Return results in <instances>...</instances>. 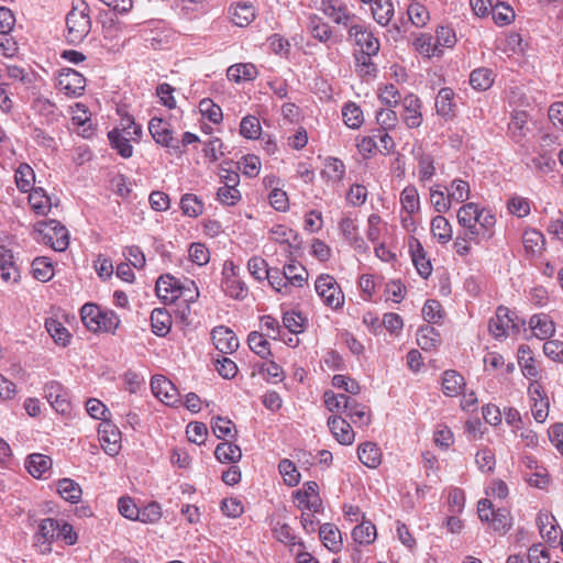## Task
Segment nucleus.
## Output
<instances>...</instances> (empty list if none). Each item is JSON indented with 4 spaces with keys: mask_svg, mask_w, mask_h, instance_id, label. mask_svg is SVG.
<instances>
[{
    "mask_svg": "<svg viewBox=\"0 0 563 563\" xmlns=\"http://www.w3.org/2000/svg\"><path fill=\"white\" fill-rule=\"evenodd\" d=\"M495 77L492 69L479 67L474 69L470 75V85L478 91H485L492 87Z\"/></svg>",
    "mask_w": 563,
    "mask_h": 563,
    "instance_id": "38",
    "label": "nucleus"
},
{
    "mask_svg": "<svg viewBox=\"0 0 563 563\" xmlns=\"http://www.w3.org/2000/svg\"><path fill=\"white\" fill-rule=\"evenodd\" d=\"M345 413L351 418L354 424L367 426L371 422L369 409L353 398L351 399Z\"/></svg>",
    "mask_w": 563,
    "mask_h": 563,
    "instance_id": "47",
    "label": "nucleus"
},
{
    "mask_svg": "<svg viewBox=\"0 0 563 563\" xmlns=\"http://www.w3.org/2000/svg\"><path fill=\"white\" fill-rule=\"evenodd\" d=\"M352 537L360 544H371L376 539V527L371 521H363L353 529Z\"/></svg>",
    "mask_w": 563,
    "mask_h": 563,
    "instance_id": "55",
    "label": "nucleus"
},
{
    "mask_svg": "<svg viewBox=\"0 0 563 563\" xmlns=\"http://www.w3.org/2000/svg\"><path fill=\"white\" fill-rule=\"evenodd\" d=\"M25 467L33 477L40 478L51 470L52 460L47 455L34 453L27 456Z\"/></svg>",
    "mask_w": 563,
    "mask_h": 563,
    "instance_id": "31",
    "label": "nucleus"
},
{
    "mask_svg": "<svg viewBox=\"0 0 563 563\" xmlns=\"http://www.w3.org/2000/svg\"><path fill=\"white\" fill-rule=\"evenodd\" d=\"M540 534L549 542L555 541L558 538L556 520L549 512H540L537 518Z\"/></svg>",
    "mask_w": 563,
    "mask_h": 563,
    "instance_id": "41",
    "label": "nucleus"
},
{
    "mask_svg": "<svg viewBox=\"0 0 563 563\" xmlns=\"http://www.w3.org/2000/svg\"><path fill=\"white\" fill-rule=\"evenodd\" d=\"M148 131L158 145L181 153L179 140L174 136L169 121L154 117L148 122Z\"/></svg>",
    "mask_w": 563,
    "mask_h": 563,
    "instance_id": "8",
    "label": "nucleus"
},
{
    "mask_svg": "<svg viewBox=\"0 0 563 563\" xmlns=\"http://www.w3.org/2000/svg\"><path fill=\"white\" fill-rule=\"evenodd\" d=\"M152 331L157 336H165L172 327V316L164 308H156L151 313Z\"/></svg>",
    "mask_w": 563,
    "mask_h": 563,
    "instance_id": "32",
    "label": "nucleus"
},
{
    "mask_svg": "<svg viewBox=\"0 0 563 563\" xmlns=\"http://www.w3.org/2000/svg\"><path fill=\"white\" fill-rule=\"evenodd\" d=\"M199 110L205 118L214 124L222 121L223 114L221 108L209 98H205L199 102Z\"/></svg>",
    "mask_w": 563,
    "mask_h": 563,
    "instance_id": "60",
    "label": "nucleus"
},
{
    "mask_svg": "<svg viewBox=\"0 0 563 563\" xmlns=\"http://www.w3.org/2000/svg\"><path fill=\"white\" fill-rule=\"evenodd\" d=\"M309 30L313 38L327 43L332 36V30L321 18L313 15L309 19Z\"/></svg>",
    "mask_w": 563,
    "mask_h": 563,
    "instance_id": "52",
    "label": "nucleus"
},
{
    "mask_svg": "<svg viewBox=\"0 0 563 563\" xmlns=\"http://www.w3.org/2000/svg\"><path fill=\"white\" fill-rule=\"evenodd\" d=\"M410 253L418 274L422 278H428L432 273V265L419 241L410 245Z\"/></svg>",
    "mask_w": 563,
    "mask_h": 563,
    "instance_id": "30",
    "label": "nucleus"
},
{
    "mask_svg": "<svg viewBox=\"0 0 563 563\" xmlns=\"http://www.w3.org/2000/svg\"><path fill=\"white\" fill-rule=\"evenodd\" d=\"M322 11L334 23L342 25L347 31L361 19L352 13L341 0H323Z\"/></svg>",
    "mask_w": 563,
    "mask_h": 563,
    "instance_id": "11",
    "label": "nucleus"
},
{
    "mask_svg": "<svg viewBox=\"0 0 563 563\" xmlns=\"http://www.w3.org/2000/svg\"><path fill=\"white\" fill-rule=\"evenodd\" d=\"M228 14L231 22L240 27H245L256 18V11L253 4L247 2H236L229 7Z\"/></svg>",
    "mask_w": 563,
    "mask_h": 563,
    "instance_id": "20",
    "label": "nucleus"
},
{
    "mask_svg": "<svg viewBox=\"0 0 563 563\" xmlns=\"http://www.w3.org/2000/svg\"><path fill=\"white\" fill-rule=\"evenodd\" d=\"M0 271L4 282H18L19 268L11 250L0 245Z\"/></svg>",
    "mask_w": 563,
    "mask_h": 563,
    "instance_id": "25",
    "label": "nucleus"
},
{
    "mask_svg": "<svg viewBox=\"0 0 563 563\" xmlns=\"http://www.w3.org/2000/svg\"><path fill=\"white\" fill-rule=\"evenodd\" d=\"M57 490L62 498L71 504L78 503L82 495L81 487L71 478L59 479Z\"/></svg>",
    "mask_w": 563,
    "mask_h": 563,
    "instance_id": "39",
    "label": "nucleus"
},
{
    "mask_svg": "<svg viewBox=\"0 0 563 563\" xmlns=\"http://www.w3.org/2000/svg\"><path fill=\"white\" fill-rule=\"evenodd\" d=\"M440 342V333L429 324L421 327L417 332V343L423 351L435 349Z\"/></svg>",
    "mask_w": 563,
    "mask_h": 563,
    "instance_id": "37",
    "label": "nucleus"
},
{
    "mask_svg": "<svg viewBox=\"0 0 563 563\" xmlns=\"http://www.w3.org/2000/svg\"><path fill=\"white\" fill-rule=\"evenodd\" d=\"M155 290L156 295L165 302H173L185 295V287L170 275L161 276L156 282Z\"/></svg>",
    "mask_w": 563,
    "mask_h": 563,
    "instance_id": "17",
    "label": "nucleus"
},
{
    "mask_svg": "<svg viewBox=\"0 0 563 563\" xmlns=\"http://www.w3.org/2000/svg\"><path fill=\"white\" fill-rule=\"evenodd\" d=\"M454 92L451 88H442L435 98V109L439 115L449 119L453 115Z\"/></svg>",
    "mask_w": 563,
    "mask_h": 563,
    "instance_id": "43",
    "label": "nucleus"
},
{
    "mask_svg": "<svg viewBox=\"0 0 563 563\" xmlns=\"http://www.w3.org/2000/svg\"><path fill=\"white\" fill-rule=\"evenodd\" d=\"M412 45L423 57H440L443 54V51L438 48L434 37L428 33H421L417 36Z\"/></svg>",
    "mask_w": 563,
    "mask_h": 563,
    "instance_id": "29",
    "label": "nucleus"
},
{
    "mask_svg": "<svg viewBox=\"0 0 563 563\" xmlns=\"http://www.w3.org/2000/svg\"><path fill=\"white\" fill-rule=\"evenodd\" d=\"M222 288L224 292L234 299H243L247 294L245 284L236 277H227L222 280Z\"/></svg>",
    "mask_w": 563,
    "mask_h": 563,
    "instance_id": "58",
    "label": "nucleus"
},
{
    "mask_svg": "<svg viewBox=\"0 0 563 563\" xmlns=\"http://www.w3.org/2000/svg\"><path fill=\"white\" fill-rule=\"evenodd\" d=\"M431 232L439 243L445 244L452 239V227L448 219L439 214L431 221Z\"/></svg>",
    "mask_w": 563,
    "mask_h": 563,
    "instance_id": "45",
    "label": "nucleus"
},
{
    "mask_svg": "<svg viewBox=\"0 0 563 563\" xmlns=\"http://www.w3.org/2000/svg\"><path fill=\"white\" fill-rule=\"evenodd\" d=\"M31 108L44 119L46 124H53L60 115L56 104L43 96L35 97L32 100Z\"/></svg>",
    "mask_w": 563,
    "mask_h": 563,
    "instance_id": "24",
    "label": "nucleus"
},
{
    "mask_svg": "<svg viewBox=\"0 0 563 563\" xmlns=\"http://www.w3.org/2000/svg\"><path fill=\"white\" fill-rule=\"evenodd\" d=\"M442 391L448 397H456L465 388L464 377L454 369H446L441 377Z\"/></svg>",
    "mask_w": 563,
    "mask_h": 563,
    "instance_id": "23",
    "label": "nucleus"
},
{
    "mask_svg": "<svg viewBox=\"0 0 563 563\" xmlns=\"http://www.w3.org/2000/svg\"><path fill=\"white\" fill-rule=\"evenodd\" d=\"M56 86L66 96L79 97L86 87V78L73 68H63L56 77Z\"/></svg>",
    "mask_w": 563,
    "mask_h": 563,
    "instance_id": "10",
    "label": "nucleus"
},
{
    "mask_svg": "<svg viewBox=\"0 0 563 563\" xmlns=\"http://www.w3.org/2000/svg\"><path fill=\"white\" fill-rule=\"evenodd\" d=\"M323 398L327 409L331 412H345L352 399L345 394H334L331 390L325 391Z\"/></svg>",
    "mask_w": 563,
    "mask_h": 563,
    "instance_id": "54",
    "label": "nucleus"
},
{
    "mask_svg": "<svg viewBox=\"0 0 563 563\" xmlns=\"http://www.w3.org/2000/svg\"><path fill=\"white\" fill-rule=\"evenodd\" d=\"M400 203L402 209L412 214L420 208L419 194L415 186H407L400 194Z\"/></svg>",
    "mask_w": 563,
    "mask_h": 563,
    "instance_id": "56",
    "label": "nucleus"
},
{
    "mask_svg": "<svg viewBox=\"0 0 563 563\" xmlns=\"http://www.w3.org/2000/svg\"><path fill=\"white\" fill-rule=\"evenodd\" d=\"M227 76L235 82L253 80L257 76V68L251 63L234 64L228 68Z\"/></svg>",
    "mask_w": 563,
    "mask_h": 563,
    "instance_id": "36",
    "label": "nucleus"
},
{
    "mask_svg": "<svg viewBox=\"0 0 563 563\" xmlns=\"http://www.w3.org/2000/svg\"><path fill=\"white\" fill-rule=\"evenodd\" d=\"M44 397L56 412L66 415L70 411L68 391L59 382H47L44 385Z\"/></svg>",
    "mask_w": 563,
    "mask_h": 563,
    "instance_id": "12",
    "label": "nucleus"
},
{
    "mask_svg": "<svg viewBox=\"0 0 563 563\" xmlns=\"http://www.w3.org/2000/svg\"><path fill=\"white\" fill-rule=\"evenodd\" d=\"M29 203L31 208L35 211V213L44 216L46 214L51 208L52 202L51 198L46 195L43 188H34L29 191Z\"/></svg>",
    "mask_w": 563,
    "mask_h": 563,
    "instance_id": "42",
    "label": "nucleus"
},
{
    "mask_svg": "<svg viewBox=\"0 0 563 563\" xmlns=\"http://www.w3.org/2000/svg\"><path fill=\"white\" fill-rule=\"evenodd\" d=\"M266 279L275 291L283 295L289 294L290 283L283 271H279L278 268H271L269 276H267Z\"/></svg>",
    "mask_w": 563,
    "mask_h": 563,
    "instance_id": "61",
    "label": "nucleus"
},
{
    "mask_svg": "<svg viewBox=\"0 0 563 563\" xmlns=\"http://www.w3.org/2000/svg\"><path fill=\"white\" fill-rule=\"evenodd\" d=\"M260 120L254 115H246L242 119L240 124V133L251 140H255L261 135Z\"/></svg>",
    "mask_w": 563,
    "mask_h": 563,
    "instance_id": "62",
    "label": "nucleus"
},
{
    "mask_svg": "<svg viewBox=\"0 0 563 563\" xmlns=\"http://www.w3.org/2000/svg\"><path fill=\"white\" fill-rule=\"evenodd\" d=\"M66 40L69 44L81 43L90 33L91 18L89 5L79 1L66 15Z\"/></svg>",
    "mask_w": 563,
    "mask_h": 563,
    "instance_id": "2",
    "label": "nucleus"
},
{
    "mask_svg": "<svg viewBox=\"0 0 563 563\" xmlns=\"http://www.w3.org/2000/svg\"><path fill=\"white\" fill-rule=\"evenodd\" d=\"M478 517L482 521L499 533H506L511 528V516L508 509H495L489 499H481L477 506Z\"/></svg>",
    "mask_w": 563,
    "mask_h": 563,
    "instance_id": "5",
    "label": "nucleus"
},
{
    "mask_svg": "<svg viewBox=\"0 0 563 563\" xmlns=\"http://www.w3.org/2000/svg\"><path fill=\"white\" fill-rule=\"evenodd\" d=\"M512 312L504 306H499L496 310L495 317L489 320V333L497 340H501L512 333L519 331V324L512 317Z\"/></svg>",
    "mask_w": 563,
    "mask_h": 563,
    "instance_id": "9",
    "label": "nucleus"
},
{
    "mask_svg": "<svg viewBox=\"0 0 563 563\" xmlns=\"http://www.w3.org/2000/svg\"><path fill=\"white\" fill-rule=\"evenodd\" d=\"M401 119L406 126L415 129L421 125L423 118L421 113V101L418 96L409 93L401 100Z\"/></svg>",
    "mask_w": 563,
    "mask_h": 563,
    "instance_id": "16",
    "label": "nucleus"
},
{
    "mask_svg": "<svg viewBox=\"0 0 563 563\" xmlns=\"http://www.w3.org/2000/svg\"><path fill=\"white\" fill-rule=\"evenodd\" d=\"M373 56L366 53H354L355 70L358 76L363 78L375 77L377 68L373 63Z\"/></svg>",
    "mask_w": 563,
    "mask_h": 563,
    "instance_id": "48",
    "label": "nucleus"
},
{
    "mask_svg": "<svg viewBox=\"0 0 563 563\" xmlns=\"http://www.w3.org/2000/svg\"><path fill=\"white\" fill-rule=\"evenodd\" d=\"M151 389L156 398L168 406H177L181 404L178 389L163 375H155L152 377Z\"/></svg>",
    "mask_w": 563,
    "mask_h": 563,
    "instance_id": "13",
    "label": "nucleus"
},
{
    "mask_svg": "<svg viewBox=\"0 0 563 563\" xmlns=\"http://www.w3.org/2000/svg\"><path fill=\"white\" fill-rule=\"evenodd\" d=\"M306 322L307 319L300 312L288 311L283 316V323L285 328L294 334L303 332Z\"/></svg>",
    "mask_w": 563,
    "mask_h": 563,
    "instance_id": "63",
    "label": "nucleus"
},
{
    "mask_svg": "<svg viewBox=\"0 0 563 563\" xmlns=\"http://www.w3.org/2000/svg\"><path fill=\"white\" fill-rule=\"evenodd\" d=\"M358 460L369 468H377L382 463V451L376 443L365 442L357 448Z\"/></svg>",
    "mask_w": 563,
    "mask_h": 563,
    "instance_id": "26",
    "label": "nucleus"
},
{
    "mask_svg": "<svg viewBox=\"0 0 563 563\" xmlns=\"http://www.w3.org/2000/svg\"><path fill=\"white\" fill-rule=\"evenodd\" d=\"M183 213L190 218H197L203 212V202L194 194H185L180 199Z\"/></svg>",
    "mask_w": 563,
    "mask_h": 563,
    "instance_id": "53",
    "label": "nucleus"
},
{
    "mask_svg": "<svg viewBox=\"0 0 563 563\" xmlns=\"http://www.w3.org/2000/svg\"><path fill=\"white\" fill-rule=\"evenodd\" d=\"M322 175L333 183L341 181L345 176V165L336 157H328Z\"/></svg>",
    "mask_w": 563,
    "mask_h": 563,
    "instance_id": "49",
    "label": "nucleus"
},
{
    "mask_svg": "<svg viewBox=\"0 0 563 563\" xmlns=\"http://www.w3.org/2000/svg\"><path fill=\"white\" fill-rule=\"evenodd\" d=\"M247 269L250 274L260 282L265 280L266 277L269 276L271 272L266 261L260 256H253L249 260Z\"/></svg>",
    "mask_w": 563,
    "mask_h": 563,
    "instance_id": "64",
    "label": "nucleus"
},
{
    "mask_svg": "<svg viewBox=\"0 0 563 563\" xmlns=\"http://www.w3.org/2000/svg\"><path fill=\"white\" fill-rule=\"evenodd\" d=\"M108 139L111 146L117 150V152L123 158H130L133 155V146L131 145L130 139L128 135H124L120 129H113L108 133Z\"/></svg>",
    "mask_w": 563,
    "mask_h": 563,
    "instance_id": "33",
    "label": "nucleus"
},
{
    "mask_svg": "<svg viewBox=\"0 0 563 563\" xmlns=\"http://www.w3.org/2000/svg\"><path fill=\"white\" fill-rule=\"evenodd\" d=\"M250 349L262 358H267L271 355V346L262 333L256 331L251 332L247 338Z\"/></svg>",
    "mask_w": 563,
    "mask_h": 563,
    "instance_id": "57",
    "label": "nucleus"
},
{
    "mask_svg": "<svg viewBox=\"0 0 563 563\" xmlns=\"http://www.w3.org/2000/svg\"><path fill=\"white\" fill-rule=\"evenodd\" d=\"M489 7L493 20L497 25H507L514 21L515 11L509 4H506L503 1H497L493 4H489Z\"/></svg>",
    "mask_w": 563,
    "mask_h": 563,
    "instance_id": "46",
    "label": "nucleus"
},
{
    "mask_svg": "<svg viewBox=\"0 0 563 563\" xmlns=\"http://www.w3.org/2000/svg\"><path fill=\"white\" fill-rule=\"evenodd\" d=\"M528 395L532 402L531 412L534 420L542 423L547 420L549 415V399L542 385L534 380L528 387Z\"/></svg>",
    "mask_w": 563,
    "mask_h": 563,
    "instance_id": "14",
    "label": "nucleus"
},
{
    "mask_svg": "<svg viewBox=\"0 0 563 563\" xmlns=\"http://www.w3.org/2000/svg\"><path fill=\"white\" fill-rule=\"evenodd\" d=\"M99 439L107 454L114 456L119 453L121 448V432L114 424L104 421L99 429Z\"/></svg>",
    "mask_w": 563,
    "mask_h": 563,
    "instance_id": "19",
    "label": "nucleus"
},
{
    "mask_svg": "<svg viewBox=\"0 0 563 563\" xmlns=\"http://www.w3.org/2000/svg\"><path fill=\"white\" fill-rule=\"evenodd\" d=\"M295 501L299 508L318 512L321 509L322 501L319 496V486L316 482L309 481L303 484L302 489L294 493Z\"/></svg>",
    "mask_w": 563,
    "mask_h": 563,
    "instance_id": "15",
    "label": "nucleus"
},
{
    "mask_svg": "<svg viewBox=\"0 0 563 563\" xmlns=\"http://www.w3.org/2000/svg\"><path fill=\"white\" fill-rule=\"evenodd\" d=\"M14 178H15L18 188L22 192H29L32 189H34L33 184L35 181V174L29 164H26V163L20 164L18 169L15 170Z\"/></svg>",
    "mask_w": 563,
    "mask_h": 563,
    "instance_id": "44",
    "label": "nucleus"
},
{
    "mask_svg": "<svg viewBox=\"0 0 563 563\" xmlns=\"http://www.w3.org/2000/svg\"><path fill=\"white\" fill-rule=\"evenodd\" d=\"M32 273L35 279L45 283L54 276V267L48 257H36L32 263Z\"/></svg>",
    "mask_w": 563,
    "mask_h": 563,
    "instance_id": "50",
    "label": "nucleus"
},
{
    "mask_svg": "<svg viewBox=\"0 0 563 563\" xmlns=\"http://www.w3.org/2000/svg\"><path fill=\"white\" fill-rule=\"evenodd\" d=\"M457 222L464 230L476 238L477 232L494 234L496 217L492 210L479 208L474 202L463 205L457 211Z\"/></svg>",
    "mask_w": 563,
    "mask_h": 563,
    "instance_id": "1",
    "label": "nucleus"
},
{
    "mask_svg": "<svg viewBox=\"0 0 563 563\" xmlns=\"http://www.w3.org/2000/svg\"><path fill=\"white\" fill-rule=\"evenodd\" d=\"M319 536L324 547H327L330 551L336 552L340 550L342 544L341 532L334 525H322L319 529Z\"/></svg>",
    "mask_w": 563,
    "mask_h": 563,
    "instance_id": "34",
    "label": "nucleus"
},
{
    "mask_svg": "<svg viewBox=\"0 0 563 563\" xmlns=\"http://www.w3.org/2000/svg\"><path fill=\"white\" fill-rule=\"evenodd\" d=\"M80 316L85 327L92 332H114L120 324V319L114 312H103L95 303H85L80 309Z\"/></svg>",
    "mask_w": 563,
    "mask_h": 563,
    "instance_id": "3",
    "label": "nucleus"
},
{
    "mask_svg": "<svg viewBox=\"0 0 563 563\" xmlns=\"http://www.w3.org/2000/svg\"><path fill=\"white\" fill-rule=\"evenodd\" d=\"M34 231L36 240L48 244L54 251L64 252L69 245L68 230L56 220L38 221Z\"/></svg>",
    "mask_w": 563,
    "mask_h": 563,
    "instance_id": "4",
    "label": "nucleus"
},
{
    "mask_svg": "<svg viewBox=\"0 0 563 563\" xmlns=\"http://www.w3.org/2000/svg\"><path fill=\"white\" fill-rule=\"evenodd\" d=\"M493 235V233L477 232L476 238H474L473 235L470 234L468 230H463V232H460L455 238V241L453 243L454 251L460 256H466L471 253L472 242H474L475 244H481L483 241L490 240Z\"/></svg>",
    "mask_w": 563,
    "mask_h": 563,
    "instance_id": "22",
    "label": "nucleus"
},
{
    "mask_svg": "<svg viewBox=\"0 0 563 563\" xmlns=\"http://www.w3.org/2000/svg\"><path fill=\"white\" fill-rule=\"evenodd\" d=\"M211 335L216 349L222 354H232L239 347L235 333L224 325L214 328Z\"/></svg>",
    "mask_w": 563,
    "mask_h": 563,
    "instance_id": "18",
    "label": "nucleus"
},
{
    "mask_svg": "<svg viewBox=\"0 0 563 563\" xmlns=\"http://www.w3.org/2000/svg\"><path fill=\"white\" fill-rule=\"evenodd\" d=\"M349 40L358 48L356 53H366L367 55H377L380 48L379 40L372 30L361 19L347 31Z\"/></svg>",
    "mask_w": 563,
    "mask_h": 563,
    "instance_id": "6",
    "label": "nucleus"
},
{
    "mask_svg": "<svg viewBox=\"0 0 563 563\" xmlns=\"http://www.w3.org/2000/svg\"><path fill=\"white\" fill-rule=\"evenodd\" d=\"M316 291L328 307L340 309L344 305V294L334 277L320 275L314 284Z\"/></svg>",
    "mask_w": 563,
    "mask_h": 563,
    "instance_id": "7",
    "label": "nucleus"
},
{
    "mask_svg": "<svg viewBox=\"0 0 563 563\" xmlns=\"http://www.w3.org/2000/svg\"><path fill=\"white\" fill-rule=\"evenodd\" d=\"M328 426L335 440L343 445L354 442L355 433L351 424L341 417L333 416L328 419Z\"/></svg>",
    "mask_w": 563,
    "mask_h": 563,
    "instance_id": "21",
    "label": "nucleus"
},
{
    "mask_svg": "<svg viewBox=\"0 0 563 563\" xmlns=\"http://www.w3.org/2000/svg\"><path fill=\"white\" fill-rule=\"evenodd\" d=\"M451 202H464L470 197V185L462 179H454L449 188H445Z\"/></svg>",
    "mask_w": 563,
    "mask_h": 563,
    "instance_id": "59",
    "label": "nucleus"
},
{
    "mask_svg": "<svg viewBox=\"0 0 563 563\" xmlns=\"http://www.w3.org/2000/svg\"><path fill=\"white\" fill-rule=\"evenodd\" d=\"M529 325L533 334L540 340H545L555 332L554 322L544 313L533 314L530 318Z\"/></svg>",
    "mask_w": 563,
    "mask_h": 563,
    "instance_id": "27",
    "label": "nucleus"
},
{
    "mask_svg": "<svg viewBox=\"0 0 563 563\" xmlns=\"http://www.w3.org/2000/svg\"><path fill=\"white\" fill-rule=\"evenodd\" d=\"M214 455L221 463H235L241 460L242 452L239 445L227 441L217 445Z\"/></svg>",
    "mask_w": 563,
    "mask_h": 563,
    "instance_id": "40",
    "label": "nucleus"
},
{
    "mask_svg": "<svg viewBox=\"0 0 563 563\" xmlns=\"http://www.w3.org/2000/svg\"><path fill=\"white\" fill-rule=\"evenodd\" d=\"M342 117L344 123L351 129H358L364 122L363 111L354 102L344 104L342 108Z\"/></svg>",
    "mask_w": 563,
    "mask_h": 563,
    "instance_id": "51",
    "label": "nucleus"
},
{
    "mask_svg": "<svg viewBox=\"0 0 563 563\" xmlns=\"http://www.w3.org/2000/svg\"><path fill=\"white\" fill-rule=\"evenodd\" d=\"M374 20L382 26H386L395 14L393 0H374L371 4Z\"/></svg>",
    "mask_w": 563,
    "mask_h": 563,
    "instance_id": "28",
    "label": "nucleus"
},
{
    "mask_svg": "<svg viewBox=\"0 0 563 563\" xmlns=\"http://www.w3.org/2000/svg\"><path fill=\"white\" fill-rule=\"evenodd\" d=\"M45 328L56 344L67 346L70 343L71 334L57 319H46Z\"/></svg>",
    "mask_w": 563,
    "mask_h": 563,
    "instance_id": "35",
    "label": "nucleus"
}]
</instances>
